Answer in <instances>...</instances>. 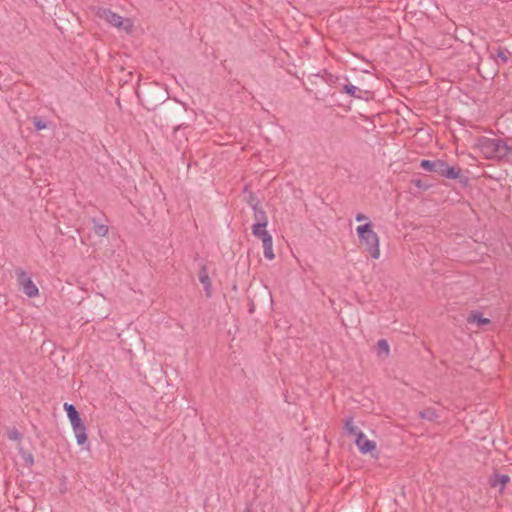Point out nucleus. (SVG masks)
<instances>
[{
	"label": "nucleus",
	"mask_w": 512,
	"mask_h": 512,
	"mask_svg": "<svg viewBox=\"0 0 512 512\" xmlns=\"http://www.w3.org/2000/svg\"><path fill=\"white\" fill-rule=\"evenodd\" d=\"M199 281L203 285L205 294L207 297L212 296V284L210 277L208 275L207 269L205 266H203L199 273Z\"/></svg>",
	"instance_id": "nucleus-9"
},
{
	"label": "nucleus",
	"mask_w": 512,
	"mask_h": 512,
	"mask_svg": "<svg viewBox=\"0 0 512 512\" xmlns=\"http://www.w3.org/2000/svg\"><path fill=\"white\" fill-rule=\"evenodd\" d=\"M434 173L447 179H457L460 176L459 170H456L454 167L449 166L443 160H436Z\"/></svg>",
	"instance_id": "nucleus-7"
},
{
	"label": "nucleus",
	"mask_w": 512,
	"mask_h": 512,
	"mask_svg": "<svg viewBox=\"0 0 512 512\" xmlns=\"http://www.w3.org/2000/svg\"><path fill=\"white\" fill-rule=\"evenodd\" d=\"M108 230H109L108 226L104 225V224H95V226H94V231H95L96 235L101 236V237L106 236L108 233Z\"/></svg>",
	"instance_id": "nucleus-19"
},
{
	"label": "nucleus",
	"mask_w": 512,
	"mask_h": 512,
	"mask_svg": "<svg viewBox=\"0 0 512 512\" xmlns=\"http://www.w3.org/2000/svg\"><path fill=\"white\" fill-rule=\"evenodd\" d=\"M20 455L28 467H32L34 465V457L31 453L23 451L20 449Z\"/></svg>",
	"instance_id": "nucleus-18"
},
{
	"label": "nucleus",
	"mask_w": 512,
	"mask_h": 512,
	"mask_svg": "<svg viewBox=\"0 0 512 512\" xmlns=\"http://www.w3.org/2000/svg\"><path fill=\"white\" fill-rule=\"evenodd\" d=\"M266 228L267 225L265 223H254L252 225V234L262 240L265 258L273 260L275 258L273 252V238Z\"/></svg>",
	"instance_id": "nucleus-5"
},
{
	"label": "nucleus",
	"mask_w": 512,
	"mask_h": 512,
	"mask_svg": "<svg viewBox=\"0 0 512 512\" xmlns=\"http://www.w3.org/2000/svg\"><path fill=\"white\" fill-rule=\"evenodd\" d=\"M377 352L378 354H389V344L385 339H380L377 343Z\"/></svg>",
	"instance_id": "nucleus-17"
},
{
	"label": "nucleus",
	"mask_w": 512,
	"mask_h": 512,
	"mask_svg": "<svg viewBox=\"0 0 512 512\" xmlns=\"http://www.w3.org/2000/svg\"><path fill=\"white\" fill-rule=\"evenodd\" d=\"M510 478L508 475H496L495 479L492 482V486L497 487L499 486L501 489L509 482Z\"/></svg>",
	"instance_id": "nucleus-15"
},
{
	"label": "nucleus",
	"mask_w": 512,
	"mask_h": 512,
	"mask_svg": "<svg viewBox=\"0 0 512 512\" xmlns=\"http://www.w3.org/2000/svg\"><path fill=\"white\" fill-rule=\"evenodd\" d=\"M360 242L366 245L370 255L374 259L380 257V240L377 233L373 230L371 223L360 225L356 228Z\"/></svg>",
	"instance_id": "nucleus-3"
},
{
	"label": "nucleus",
	"mask_w": 512,
	"mask_h": 512,
	"mask_svg": "<svg viewBox=\"0 0 512 512\" xmlns=\"http://www.w3.org/2000/svg\"><path fill=\"white\" fill-rule=\"evenodd\" d=\"M366 219H367L366 215H364V214H362V213H358V214H356V216H355V220H356L357 222H362V221H364V220H366Z\"/></svg>",
	"instance_id": "nucleus-23"
},
{
	"label": "nucleus",
	"mask_w": 512,
	"mask_h": 512,
	"mask_svg": "<svg viewBox=\"0 0 512 512\" xmlns=\"http://www.w3.org/2000/svg\"><path fill=\"white\" fill-rule=\"evenodd\" d=\"M33 124L36 130H43L47 127V123L39 117L33 119Z\"/></svg>",
	"instance_id": "nucleus-22"
},
{
	"label": "nucleus",
	"mask_w": 512,
	"mask_h": 512,
	"mask_svg": "<svg viewBox=\"0 0 512 512\" xmlns=\"http://www.w3.org/2000/svg\"><path fill=\"white\" fill-rule=\"evenodd\" d=\"M254 210V218L256 220L255 223H265L268 225V218L266 212L262 208H258L257 206L253 207Z\"/></svg>",
	"instance_id": "nucleus-14"
},
{
	"label": "nucleus",
	"mask_w": 512,
	"mask_h": 512,
	"mask_svg": "<svg viewBox=\"0 0 512 512\" xmlns=\"http://www.w3.org/2000/svg\"><path fill=\"white\" fill-rule=\"evenodd\" d=\"M435 165H436V160L435 161H431V160L423 159L420 162V167L423 168L427 172L434 173Z\"/></svg>",
	"instance_id": "nucleus-16"
},
{
	"label": "nucleus",
	"mask_w": 512,
	"mask_h": 512,
	"mask_svg": "<svg viewBox=\"0 0 512 512\" xmlns=\"http://www.w3.org/2000/svg\"><path fill=\"white\" fill-rule=\"evenodd\" d=\"M345 431L352 436H357L359 432H361L358 427L354 424V419L352 417H348L345 420Z\"/></svg>",
	"instance_id": "nucleus-12"
},
{
	"label": "nucleus",
	"mask_w": 512,
	"mask_h": 512,
	"mask_svg": "<svg viewBox=\"0 0 512 512\" xmlns=\"http://www.w3.org/2000/svg\"><path fill=\"white\" fill-rule=\"evenodd\" d=\"M477 145L485 158L512 163V145L505 140L481 137Z\"/></svg>",
	"instance_id": "nucleus-1"
},
{
	"label": "nucleus",
	"mask_w": 512,
	"mask_h": 512,
	"mask_svg": "<svg viewBox=\"0 0 512 512\" xmlns=\"http://www.w3.org/2000/svg\"><path fill=\"white\" fill-rule=\"evenodd\" d=\"M470 322H475V323H478L480 325H483V324H488L489 323V319L483 318L480 313H475V314H473L471 316Z\"/></svg>",
	"instance_id": "nucleus-20"
},
{
	"label": "nucleus",
	"mask_w": 512,
	"mask_h": 512,
	"mask_svg": "<svg viewBox=\"0 0 512 512\" xmlns=\"http://www.w3.org/2000/svg\"><path fill=\"white\" fill-rule=\"evenodd\" d=\"M343 91L351 97L358 98V99L363 98L362 95H360V93L362 91L360 89H358L356 86H354L353 84H350V83L345 84L343 86Z\"/></svg>",
	"instance_id": "nucleus-13"
},
{
	"label": "nucleus",
	"mask_w": 512,
	"mask_h": 512,
	"mask_svg": "<svg viewBox=\"0 0 512 512\" xmlns=\"http://www.w3.org/2000/svg\"><path fill=\"white\" fill-rule=\"evenodd\" d=\"M95 14L98 18L104 20L107 24L114 28L122 29L127 33L132 31L133 22L129 18H124L113 12L109 8L98 7L96 8Z\"/></svg>",
	"instance_id": "nucleus-4"
},
{
	"label": "nucleus",
	"mask_w": 512,
	"mask_h": 512,
	"mask_svg": "<svg viewBox=\"0 0 512 512\" xmlns=\"http://www.w3.org/2000/svg\"><path fill=\"white\" fill-rule=\"evenodd\" d=\"M17 283L29 298L38 296L39 289L34 284L27 272L22 270L17 272Z\"/></svg>",
	"instance_id": "nucleus-6"
},
{
	"label": "nucleus",
	"mask_w": 512,
	"mask_h": 512,
	"mask_svg": "<svg viewBox=\"0 0 512 512\" xmlns=\"http://www.w3.org/2000/svg\"><path fill=\"white\" fill-rule=\"evenodd\" d=\"M64 410L66 411L67 417L72 426V430L75 435L77 444L81 446L83 449L89 451L90 445L87 442V428L83 423L79 415V412L76 410L73 404L69 403L64 404Z\"/></svg>",
	"instance_id": "nucleus-2"
},
{
	"label": "nucleus",
	"mask_w": 512,
	"mask_h": 512,
	"mask_svg": "<svg viewBox=\"0 0 512 512\" xmlns=\"http://www.w3.org/2000/svg\"><path fill=\"white\" fill-rule=\"evenodd\" d=\"M510 52L506 48L499 47L495 54H491V58L497 65L506 64L509 61Z\"/></svg>",
	"instance_id": "nucleus-10"
},
{
	"label": "nucleus",
	"mask_w": 512,
	"mask_h": 512,
	"mask_svg": "<svg viewBox=\"0 0 512 512\" xmlns=\"http://www.w3.org/2000/svg\"><path fill=\"white\" fill-rule=\"evenodd\" d=\"M355 444L362 454L371 453L376 449V443L369 440L363 432H359L355 437Z\"/></svg>",
	"instance_id": "nucleus-8"
},
{
	"label": "nucleus",
	"mask_w": 512,
	"mask_h": 512,
	"mask_svg": "<svg viewBox=\"0 0 512 512\" xmlns=\"http://www.w3.org/2000/svg\"><path fill=\"white\" fill-rule=\"evenodd\" d=\"M419 415L422 419L429 421H434L439 417L437 409L433 407L426 408L425 410L421 411Z\"/></svg>",
	"instance_id": "nucleus-11"
},
{
	"label": "nucleus",
	"mask_w": 512,
	"mask_h": 512,
	"mask_svg": "<svg viewBox=\"0 0 512 512\" xmlns=\"http://www.w3.org/2000/svg\"><path fill=\"white\" fill-rule=\"evenodd\" d=\"M7 436L10 440L18 441L22 438V434L16 429L12 428L7 432Z\"/></svg>",
	"instance_id": "nucleus-21"
}]
</instances>
